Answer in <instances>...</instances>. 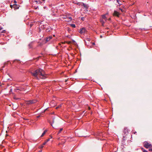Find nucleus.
I'll return each instance as SVG.
<instances>
[{
    "instance_id": "1",
    "label": "nucleus",
    "mask_w": 152,
    "mask_h": 152,
    "mask_svg": "<svg viewBox=\"0 0 152 152\" xmlns=\"http://www.w3.org/2000/svg\"><path fill=\"white\" fill-rule=\"evenodd\" d=\"M31 74L37 79L39 78L45 79L46 77L44 71L41 69H37L34 72H31Z\"/></svg>"
},
{
    "instance_id": "2",
    "label": "nucleus",
    "mask_w": 152,
    "mask_h": 152,
    "mask_svg": "<svg viewBox=\"0 0 152 152\" xmlns=\"http://www.w3.org/2000/svg\"><path fill=\"white\" fill-rule=\"evenodd\" d=\"M151 144L148 143L147 142H145L144 146L146 148H149V147L151 146Z\"/></svg>"
},
{
    "instance_id": "3",
    "label": "nucleus",
    "mask_w": 152,
    "mask_h": 152,
    "mask_svg": "<svg viewBox=\"0 0 152 152\" xmlns=\"http://www.w3.org/2000/svg\"><path fill=\"white\" fill-rule=\"evenodd\" d=\"M36 102V100L28 101L26 102V104H31L35 103Z\"/></svg>"
},
{
    "instance_id": "4",
    "label": "nucleus",
    "mask_w": 152,
    "mask_h": 152,
    "mask_svg": "<svg viewBox=\"0 0 152 152\" xmlns=\"http://www.w3.org/2000/svg\"><path fill=\"white\" fill-rule=\"evenodd\" d=\"M120 14L118 12L115 10L114 11V12L113 14V15L114 16L119 17Z\"/></svg>"
},
{
    "instance_id": "5",
    "label": "nucleus",
    "mask_w": 152,
    "mask_h": 152,
    "mask_svg": "<svg viewBox=\"0 0 152 152\" xmlns=\"http://www.w3.org/2000/svg\"><path fill=\"white\" fill-rule=\"evenodd\" d=\"M86 31V29L85 28H83L80 30V33L81 34H83L85 33Z\"/></svg>"
},
{
    "instance_id": "6",
    "label": "nucleus",
    "mask_w": 152,
    "mask_h": 152,
    "mask_svg": "<svg viewBox=\"0 0 152 152\" xmlns=\"http://www.w3.org/2000/svg\"><path fill=\"white\" fill-rule=\"evenodd\" d=\"M106 15H107V14H106L105 15H103L102 16V19L104 20L105 21H106L107 20V19L105 16Z\"/></svg>"
},
{
    "instance_id": "7",
    "label": "nucleus",
    "mask_w": 152,
    "mask_h": 152,
    "mask_svg": "<svg viewBox=\"0 0 152 152\" xmlns=\"http://www.w3.org/2000/svg\"><path fill=\"white\" fill-rule=\"evenodd\" d=\"M10 7L12 8L13 7L15 9H18V7L17 8V7H16V5H11Z\"/></svg>"
},
{
    "instance_id": "8",
    "label": "nucleus",
    "mask_w": 152,
    "mask_h": 152,
    "mask_svg": "<svg viewBox=\"0 0 152 152\" xmlns=\"http://www.w3.org/2000/svg\"><path fill=\"white\" fill-rule=\"evenodd\" d=\"M82 4H83V6L84 7H85L86 9H87L88 7V5L84 4V3H82Z\"/></svg>"
},
{
    "instance_id": "9",
    "label": "nucleus",
    "mask_w": 152,
    "mask_h": 152,
    "mask_svg": "<svg viewBox=\"0 0 152 152\" xmlns=\"http://www.w3.org/2000/svg\"><path fill=\"white\" fill-rule=\"evenodd\" d=\"M54 118H53V123H51L50 122V123L51 125V126H53V127L54 128H56L55 126H54V125L53 126V123H54L55 122V121H54Z\"/></svg>"
},
{
    "instance_id": "10",
    "label": "nucleus",
    "mask_w": 152,
    "mask_h": 152,
    "mask_svg": "<svg viewBox=\"0 0 152 152\" xmlns=\"http://www.w3.org/2000/svg\"><path fill=\"white\" fill-rule=\"evenodd\" d=\"M100 22L102 24V26L104 25V20L103 19H101L100 20Z\"/></svg>"
},
{
    "instance_id": "11",
    "label": "nucleus",
    "mask_w": 152,
    "mask_h": 152,
    "mask_svg": "<svg viewBox=\"0 0 152 152\" xmlns=\"http://www.w3.org/2000/svg\"><path fill=\"white\" fill-rule=\"evenodd\" d=\"M50 140V139H48L46 141L43 143V145H45L47 142H48V141H49Z\"/></svg>"
},
{
    "instance_id": "12",
    "label": "nucleus",
    "mask_w": 152,
    "mask_h": 152,
    "mask_svg": "<svg viewBox=\"0 0 152 152\" xmlns=\"http://www.w3.org/2000/svg\"><path fill=\"white\" fill-rule=\"evenodd\" d=\"M67 18L69 19V20H66V21H69L72 20V18L71 17H67Z\"/></svg>"
},
{
    "instance_id": "13",
    "label": "nucleus",
    "mask_w": 152,
    "mask_h": 152,
    "mask_svg": "<svg viewBox=\"0 0 152 152\" xmlns=\"http://www.w3.org/2000/svg\"><path fill=\"white\" fill-rule=\"evenodd\" d=\"M47 132V130H45L44 132H43L42 133V135H41V137H43L44 135L45 134L46 132Z\"/></svg>"
},
{
    "instance_id": "14",
    "label": "nucleus",
    "mask_w": 152,
    "mask_h": 152,
    "mask_svg": "<svg viewBox=\"0 0 152 152\" xmlns=\"http://www.w3.org/2000/svg\"><path fill=\"white\" fill-rule=\"evenodd\" d=\"M149 151H152V145L149 147Z\"/></svg>"
},
{
    "instance_id": "15",
    "label": "nucleus",
    "mask_w": 152,
    "mask_h": 152,
    "mask_svg": "<svg viewBox=\"0 0 152 152\" xmlns=\"http://www.w3.org/2000/svg\"><path fill=\"white\" fill-rule=\"evenodd\" d=\"M117 2H118V4H119L120 5L122 4L121 2L119 1V0H117Z\"/></svg>"
},
{
    "instance_id": "16",
    "label": "nucleus",
    "mask_w": 152,
    "mask_h": 152,
    "mask_svg": "<svg viewBox=\"0 0 152 152\" xmlns=\"http://www.w3.org/2000/svg\"><path fill=\"white\" fill-rule=\"evenodd\" d=\"M62 130H63V128H60V130H59V132H58V134H59L61 132V131Z\"/></svg>"
},
{
    "instance_id": "17",
    "label": "nucleus",
    "mask_w": 152,
    "mask_h": 152,
    "mask_svg": "<svg viewBox=\"0 0 152 152\" xmlns=\"http://www.w3.org/2000/svg\"><path fill=\"white\" fill-rule=\"evenodd\" d=\"M73 28H75V25L74 24H71L70 25Z\"/></svg>"
},
{
    "instance_id": "18",
    "label": "nucleus",
    "mask_w": 152,
    "mask_h": 152,
    "mask_svg": "<svg viewBox=\"0 0 152 152\" xmlns=\"http://www.w3.org/2000/svg\"><path fill=\"white\" fill-rule=\"evenodd\" d=\"M119 9L122 12H124L123 10L121 9V8H120Z\"/></svg>"
},
{
    "instance_id": "19",
    "label": "nucleus",
    "mask_w": 152,
    "mask_h": 152,
    "mask_svg": "<svg viewBox=\"0 0 152 152\" xmlns=\"http://www.w3.org/2000/svg\"><path fill=\"white\" fill-rule=\"evenodd\" d=\"M50 39H49V38H48L47 39H46V40L47 41H49V40H50Z\"/></svg>"
},
{
    "instance_id": "20",
    "label": "nucleus",
    "mask_w": 152,
    "mask_h": 152,
    "mask_svg": "<svg viewBox=\"0 0 152 152\" xmlns=\"http://www.w3.org/2000/svg\"><path fill=\"white\" fill-rule=\"evenodd\" d=\"M143 152H148L147 151L145 150H143Z\"/></svg>"
},
{
    "instance_id": "21",
    "label": "nucleus",
    "mask_w": 152,
    "mask_h": 152,
    "mask_svg": "<svg viewBox=\"0 0 152 152\" xmlns=\"http://www.w3.org/2000/svg\"><path fill=\"white\" fill-rule=\"evenodd\" d=\"M87 40L88 41H90V38H87Z\"/></svg>"
},
{
    "instance_id": "22",
    "label": "nucleus",
    "mask_w": 152,
    "mask_h": 152,
    "mask_svg": "<svg viewBox=\"0 0 152 152\" xmlns=\"http://www.w3.org/2000/svg\"><path fill=\"white\" fill-rule=\"evenodd\" d=\"M61 107V105H60L59 106H58V107H56V108L57 109L58 108H59Z\"/></svg>"
},
{
    "instance_id": "23",
    "label": "nucleus",
    "mask_w": 152,
    "mask_h": 152,
    "mask_svg": "<svg viewBox=\"0 0 152 152\" xmlns=\"http://www.w3.org/2000/svg\"><path fill=\"white\" fill-rule=\"evenodd\" d=\"M67 17H64L63 18H64V19H66V18H67Z\"/></svg>"
},
{
    "instance_id": "24",
    "label": "nucleus",
    "mask_w": 152,
    "mask_h": 152,
    "mask_svg": "<svg viewBox=\"0 0 152 152\" xmlns=\"http://www.w3.org/2000/svg\"><path fill=\"white\" fill-rule=\"evenodd\" d=\"M92 45H95V43H92Z\"/></svg>"
},
{
    "instance_id": "25",
    "label": "nucleus",
    "mask_w": 152,
    "mask_h": 152,
    "mask_svg": "<svg viewBox=\"0 0 152 152\" xmlns=\"http://www.w3.org/2000/svg\"><path fill=\"white\" fill-rule=\"evenodd\" d=\"M49 39H50L52 38V37H49Z\"/></svg>"
},
{
    "instance_id": "26",
    "label": "nucleus",
    "mask_w": 152,
    "mask_h": 152,
    "mask_svg": "<svg viewBox=\"0 0 152 152\" xmlns=\"http://www.w3.org/2000/svg\"><path fill=\"white\" fill-rule=\"evenodd\" d=\"M24 119L25 120H28V119H25V118H24Z\"/></svg>"
},
{
    "instance_id": "27",
    "label": "nucleus",
    "mask_w": 152,
    "mask_h": 152,
    "mask_svg": "<svg viewBox=\"0 0 152 152\" xmlns=\"http://www.w3.org/2000/svg\"><path fill=\"white\" fill-rule=\"evenodd\" d=\"M111 19L110 18H109V19H108V20H110Z\"/></svg>"
},
{
    "instance_id": "28",
    "label": "nucleus",
    "mask_w": 152,
    "mask_h": 152,
    "mask_svg": "<svg viewBox=\"0 0 152 152\" xmlns=\"http://www.w3.org/2000/svg\"><path fill=\"white\" fill-rule=\"evenodd\" d=\"M39 116H37V118H39Z\"/></svg>"
},
{
    "instance_id": "29",
    "label": "nucleus",
    "mask_w": 152,
    "mask_h": 152,
    "mask_svg": "<svg viewBox=\"0 0 152 152\" xmlns=\"http://www.w3.org/2000/svg\"><path fill=\"white\" fill-rule=\"evenodd\" d=\"M43 146H41V148H42L43 147Z\"/></svg>"
},
{
    "instance_id": "30",
    "label": "nucleus",
    "mask_w": 152,
    "mask_h": 152,
    "mask_svg": "<svg viewBox=\"0 0 152 152\" xmlns=\"http://www.w3.org/2000/svg\"><path fill=\"white\" fill-rule=\"evenodd\" d=\"M70 43V42H69L68 43V44H69V43Z\"/></svg>"
},
{
    "instance_id": "31",
    "label": "nucleus",
    "mask_w": 152,
    "mask_h": 152,
    "mask_svg": "<svg viewBox=\"0 0 152 152\" xmlns=\"http://www.w3.org/2000/svg\"><path fill=\"white\" fill-rule=\"evenodd\" d=\"M43 1H45V0H42Z\"/></svg>"
},
{
    "instance_id": "32",
    "label": "nucleus",
    "mask_w": 152,
    "mask_h": 152,
    "mask_svg": "<svg viewBox=\"0 0 152 152\" xmlns=\"http://www.w3.org/2000/svg\"><path fill=\"white\" fill-rule=\"evenodd\" d=\"M47 110V109H46L44 111V112H45V110Z\"/></svg>"
},
{
    "instance_id": "33",
    "label": "nucleus",
    "mask_w": 152,
    "mask_h": 152,
    "mask_svg": "<svg viewBox=\"0 0 152 152\" xmlns=\"http://www.w3.org/2000/svg\"><path fill=\"white\" fill-rule=\"evenodd\" d=\"M42 151H39V152H41Z\"/></svg>"
}]
</instances>
